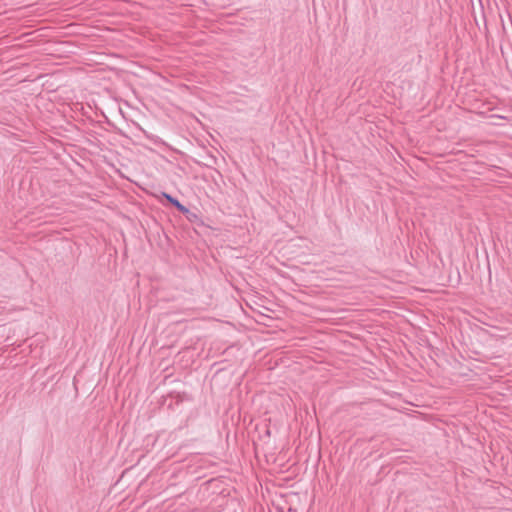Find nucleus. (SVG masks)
<instances>
[{"instance_id":"1","label":"nucleus","mask_w":512,"mask_h":512,"mask_svg":"<svg viewBox=\"0 0 512 512\" xmlns=\"http://www.w3.org/2000/svg\"><path fill=\"white\" fill-rule=\"evenodd\" d=\"M163 196L181 213H189V209L182 205L176 198L172 197L170 194L163 193Z\"/></svg>"}]
</instances>
